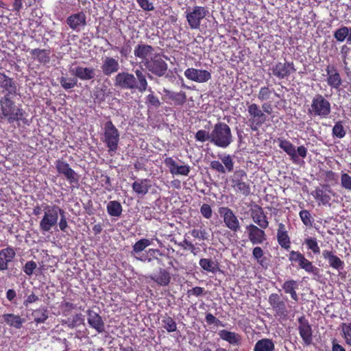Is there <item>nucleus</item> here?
Here are the masks:
<instances>
[{
  "label": "nucleus",
  "instance_id": "nucleus-1",
  "mask_svg": "<svg viewBox=\"0 0 351 351\" xmlns=\"http://www.w3.org/2000/svg\"><path fill=\"white\" fill-rule=\"evenodd\" d=\"M136 77L128 72H120L114 77V86L123 89H137L141 93L146 90L147 82L142 71L136 69Z\"/></svg>",
  "mask_w": 351,
  "mask_h": 351
},
{
  "label": "nucleus",
  "instance_id": "nucleus-2",
  "mask_svg": "<svg viewBox=\"0 0 351 351\" xmlns=\"http://www.w3.org/2000/svg\"><path fill=\"white\" fill-rule=\"evenodd\" d=\"M61 208L56 205H45L43 207V216L39 228L43 233L49 232L57 227Z\"/></svg>",
  "mask_w": 351,
  "mask_h": 351
},
{
  "label": "nucleus",
  "instance_id": "nucleus-3",
  "mask_svg": "<svg viewBox=\"0 0 351 351\" xmlns=\"http://www.w3.org/2000/svg\"><path fill=\"white\" fill-rule=\"evenodd\" d=\"M232 142V136L230 127L221 122L215 124L211 131V143L219 147L226 148Z\"/></svg>",
  "mask_w": 351,
  "mask_h": 351
},
{
  "label": "nucleus",
  "instance_id": "nucleus-4",
  "mask_svg": "<svg viewBox=\"0 0 351 351\" xmlns=\"http://www.w3.org/2000/svg\"><path fill=\"white\" fill-rule=\"evenodd\" d=\"M331 112L330 103L322 95L317 94L313 97L308 113L315 117L326 119Z\"/></svg>",
  "mask_w": 351,
  "mask_h": 351
},
{
  "label": "nucleus",
  "instance_id": "nucleus-5",
  "mask_svg": "<svg viewBox=\"0 0 351 351\" xmlns=\"http://www.w3.org/2000/svg\"><path fill=\"white\" fill-rule=\"evenodd\" d=\"M120 134L111 121H107L104 128L102 141L108 147L109 153L115 152L118 148Z\"/></svg>",
  "mask_w": 351,
  "mask_h": 351
},
{
  "label": "nucleus",
  "instance_id": "nucleus-6",
  "mask_svg": "<svg viewBox=\"0 0 351 351\" xmlns=\"http://www.w3.org/2000/svg\"><path fill=\"white\" fill-rule=\"evenodd\" d=\"M8 96L3 97L1 99L0 104L3 116L8 119L9 123H12L22 118L23 111L14 106V102L10 99Z\"/></svg>",
  "mask_w": 351,
  "mask_h": 351
},
{
  "label": "nucleus",
  "instance_id": "nucleus-7",
  "mask_svg": "<svg viewBox=\"0 0 351 351\" xmlns=\"http://www.w3.org/2000/svg\"><path fill=\"white\" fill-rule=\"evenodd\" d=\"M248 121L247 125L253 131H256L266 121L267 116L256 104H251L247 106Z\"/></svg>",
  "mask_w": 351,
  "mask_h": 351
},
{
  "label": "nucleus",
  "instance_id": "nucleus-8",
  "mask_svg": "<svg viewBox=\"0 0 351 351\" xmlns=\"http://www.w3.org/2000/svg\"><path fill=\"white\" fill-rule=\"evenodd\" d=\"M208 10L203 6H194L186 11V18L189 27L192 29L199 28L202 21L208 14Z\"/></svg>",
  "mask_w": 351,
  "mask_h": 351
},
{
  "label": "nucleus",
  "instance_id": "nucleus-9",
  "mask_svg": "<svg viewBox=\"0 0 351 351\" xmlns=\"http://www.w3.org/2000/svg\"><path fill=\"white\" fill-rule=\"evenodd\" d=\"M279 147L287 153V154L290 157L291 160L295 162H298V157L300 156L302 158L306 157L307 155V149L304 146H299L297 149H295V146L289 141L285 139H278Z\"/></svg>",
  "mask_w": 351,
  "mask_h": 351
},
{
  "label": "nucleus",
  "instance_id": "nucleus-10",
  "mask_svg": "<svg viewBox=\"0 0 351 351\" xmlns=\"http://www.w3.org/2000/svg\"><path fill=\"white\" fill-rule=\"evenodd\" d=\"M279 147L287 153V154L290 157L291 160L295 162H298V157L300 156L302 158L306 157L307 155V149L304 146H299L297 149H295V146L289 141L285 139H278Z\"/></svg>",
  "mask_w": 351,
  "mask_h": 351
},
{
  "label": "nucleus",
  "instance_id": "nucleus-11",
  "mask_svg": "<svg viewBox=\"0 0 351 351\" xmlns=\"http://www.w3.org/2000/svg\"><path fill=\"white\" fill-rule=\"evenodd\" d=\"M245 178V171L242 170L236 171L231 180V186L236 193L247 196L250 193V187L247 183L244 182Z\"/></svg>",
  "mask_w": 351,
  "mask_h": 351
},
{
  "label": "nucleus",
  "instance_id": "nucleus-12",
  "mask_svg": "<svg viewBox=\"0 0 351 351\" xmlns=\"http://www.w3.org/2000/svg\"><path fill=\"white\" fill-rule=\"evenodd\" d=\"M220 215L223 217L226 228L234 232L240 230V222L234 213L228 207H221L219 209Z\"/></svg>",
  "mask_w": 351,
  "mask_h": 351
},
{
  "label": "nucleus",
  "instance_id": "nucleus-13",
  "mask_svg": "<svg viewBox=\"0 0 351 351\" xmlns=\"http://www.w3.org/2000/svg\"><path fill=\"white\" fill-rule=\"evenodd\" d=\"M146 69L156 76H163L167 71V64L159 55H156L152 59L145 62Z\"/></svg>",
  "mask_w": 351,
  "mask_h": 351
},
{
  "label": "nucleus",
  "instance_id": "nucleus-14",
  "mask_svg": "<svg viewBox=\"0 0 351 351\" xmlns=\"http://www.w3.org/2000/svg\"><path fill=\"white\" fill-rule=\"evenodd\" d=\"M55 165L57 171L63 175L70 184H77L79 176L70 167L67 162L58 160Z\"/></svg>",
  "mask_w": 351,
  "mask_h": 351
},
{
  "label": "nucleus",
  "instance_id": "nucleus-15",
  "mask_svg": "<svg viewBox=\"0 0 351 351\" xmlns=\"http://www.w3.org/2000/svg\"><path fill=\"white\" fill-rule=\"evenodd\" d=\"M184 74L188 80L197 83H205L211 79V73L207 70L189 68Z\"/></svg>",
  "mask_w": 351,
  "mask_h": 351
},
{
  "label": "nucleus",
  "instance_id": "nucleus-16",
  "mask_svg": "<svg viewBox=\"0 0 351 351\" xmlns=\"http://www.w3.org/2000/svg\"><path fill=\"white\" fill-rule=\"evenodd\" d=\"M120 69L118 57L104 56L101 58V69L104 75L110 76Z\"/></svg>",
  "mask_w": 351,
  "mask_h": 351
},
{
  "label": "nucleus",
  "instance_id": "nucleus-17",
  "mask_svg": "<svg viewBox=\"0 0 351 351\" xmlns=\"http://www.w3.org/2000/svg\"><path fill=\"white\" fill-rule=\"evenodd\" d=\"M248 233V238L253 245L263 243L266 240V234L263 228L254 224H250L246 226Z\"/></svg>",
  "mask_w": 351,
  "mask_h": 351
},
{
  "label": "nucleus",
  "instance_id": "nucleus-18",
  "mask_svg": "<svg viewBox=\"0 0 351 351\" xmlns=\"http://www.w3.org/2000/svg\"><path fill=\"white\" fill-rule=\"evenodd\" d=\"M299 333L305 345H310L313 341L312 329L308 322L304 317L298 318Z\"/></svg>",
  "mask_w": 351,
  "mask_h": 351
},
{
  "label": "nucleus",
  "instance_id": "nucleus-19",
  "mask_svg": "<svg viewBox=\"0 0 351 351\" xmlns=\"http://www.w3.org/2000/svg\"><path fill=\"white\" fill-rule=\"evenodd\" d=\"M272 73L278 79H283L288 77L291 73L295 71L293 64L291 62H278L272 69Z\"/></svg>",
  "mask_w": 351,
  "mask_h": 351
},
{
  "label": "nucleus",
  "instance_id": "nucleus-20",
  "mask_svg": "<svg viewBox=\"0 0 351 351\" xmlns=\"http://www.w3.org/2000/svg\"><path fill=\"white\" fill-rule=\"evenodd\" d=\"M86 20L85 14L83 12H80L69 16L66 19V23L71 29L80 32L86 25Z\"/></svg>",
  "mask_w": 351,
  "mask_h": 351
},
{
  "label": "nucleus",
  "instance_id": "nucleus-21",
  "mask_svg": "<svg viewBox=\"0 0 351 351\" xmlns=\"http://www.w3.org/2000/svg\"><path fill=\"white\" fill-rule=\"evenodd\" d=\"M134 54L136 57L142 60L141 62L143 65L145 64L146 61L150 60L156 55L154 49L152 46L145 44L138 45L134 49Z\"/></svg>",
  "mask_w": 351,
  "mask_h": 351
},
{
  "label": "nucleus",
  "instance_id": "nucleus-22",
  "mask_svg": "<svg viewBox=\"0 0 351 351\" xmlns=\"http://www.w3.org/2000/svg\"><path fill=\"white\" fill-rule=\"evenodd\" d=\"M69 72L72 75L82 80H90L95 77V72L93 68L84 67L81 66H71Z\"/></svg>",
  "mask_w": 351,
  "mask_h": 351
},
{
  "label": "nucleus",
  "instance_id": "nucleus-23",
  "mask_svg": "<svg viewBox=\"0 0 351 351\" xmlns=\"http://www.w3.org/2000/svg\"><path fill=\"white\" fill-rule=\"evenodd\" d=\"M165 164L169 168L172 175L188 176L190 172V167L189 165H179L171 157L165 158Z\"/></svg>",
  "mask_w": 351,
  "mask_h": 351
},
{
  "label": "nucleus",
  "instance_id": "nucleus-24",
  "mask_svg": "<svg viewBox=\"0 0 351 351\" xmlns=\"http://www.w3.org/2000/svg\"><path fill=\"white\" fill-rule=\"evenodd\" d=\"M251 217L261 228L266 229L268 227L269 221L261 207L255 206L251 210Z\"/></svg>",
  "mask_w": 351,
  "mask_h": 351
},
{
  "label": "nucleus",
  "instance_id": "nucleus-25",
  "mask_svg": "<svg viewBox=\"0 0 351 351\" xmlns=\"http://www.w3.org/2000/svg\"><path fill=\"white\" fill-rule=\"evenodd\" d=\"M269 303L279 316H287V312L285 304L280 300V296L278 294H271L269 297Z\"/></svg>",
  "mask_w": 351,
  "mask_h": 351
},
{
  "label": "nucleus",
  "instance_id": "nucleus-26",
  "mask_svg": "<svg viewBox=\"0 0 351 351\" xmlns=\"http://www.w3.org/2000/svg\"><path fill=\"white\" fill-rule=\"evenodd\" d=\"M15 254V251L12 247H7L0 251V271L8 269L9 263L12 261Z\"/></svg>",
  "mask_w": 351,
  "mask_h": 351
},
{
  "label": "nucleus",
  "instance_id": "nucleus-27",
  "mask_svg": "<svg viewBox=\"0 0 351 351\" xmlns=\"http://www.w3.org/2000/svg\"><path fill=\"white\" fill-rule=\"evenodd\" d=\"M88 323L98 332H101L104 330V324L101 317L93 311H88Z\"/></svg>",
  "mask_w": 351,
  "mask_h": 351
},
{
  "label": "nucleus",
  "instance_id": "nucleus-28",
  "mask_svg": "<svg viewBox=\"0 0 351 351\" xmlns=\"http://www.w3.org/2000/svg\"><path fill=\"white\" fill-rule=\"evenodd\" d=\"M328 75L327 83L333 88L338 89L341 85L342 81L339 73L334 68H330L329 66L326 69Z\"/></svg>",
  "mask_w": 351,
  "mask_h": 351
},
{
  "label": "nucleus",
  "instance_id": "nucleus-29",
  "mask_svg": "<svg viewBox=\"0 0 351 351\" xmlns=\"http://www.w3.org/2000/svg\"><path fill=\"white\" fill-rule=\"evenodd\" d=\"M323 257L328 261L329 265L337 270L343 269L344 263L331 251L324 250L322 252Z\"/></svg>",
  "mask_w": 351,
  "mask_h": 351
},
{
  "label": "nucleus",
  "instance_id": "nucleus-30",
  "mask_svg": "<svg viewBox=\"0 0 351 351\" xmlns=\"http://www.w3.org/2000/svg\"><path fill=\"white\" fill-rule=\"evenodd\" d=\"M150 187V182L147 179H138L132 184L134 191L141 196L146 195Z\"/></svg>",
  "mask_w": 351,
  "mask_h": 351
},
{
  "label": "nucleus",
  "instance_id": "nucleus-31",
  "mask_svg": "<svg viewBox=\"0 0 351 351\" xmlns=\"http://www.w3.org/2000/svg\"><path fill=\"white\" fill-rule=\"evenodd\" d=\"M0 87L8 93L6 95L15 94L16 92L14 81L2 73H0Z\"/></svg>",
  "mask_w": 351,
  "mask_h": 351
},
{
  "label": "nucleus",
  "instance_id": "nucleus-32",
  "mask_svg": "<svg viewBox=\"0 0 351 351\" xmlns=\"http://www.w3.org/2000/svg\"><path fill=\"white\" fill-rule=\"evenodd\" d=\"M4 322L10 326L19 329L22 327L25 319L21 318L19 315L8 313L3 315Z\"/></svg>",
  "mask_w": 351,
  "mask_h": 351
},
{
  "label": "nucleus",
  "instance_id": "nucleus-33",
  "mask_svg": "<svg viewBox=\"0 0 351 351\" xmlns=\"http://www.w3.org/2000/svg\"><path fill=\"white\" fill-rule=\"evenodd\" d=\"M275 344L272 339L263 338L254 345V351H274Z\"/></svg>",
  "mask_w": 351,
  "mask_h": 351
},
{
  "label": "nucleus",
  "instance_id": "nucleus-34",
  "mask_svg": "<svg viewBox=\"0 0 351 351\" xmlns=\"http://www.w3.org/2000/svg\"><path fill=\"white\" fill-rule=\"evenodd\" d=\"M298 288V283L293 280H287L282 285V289L286 293L290 294L291 298L297 302L298 300V295L296 293V289Z\"/></svg>",
  "mask_w": 351,
  "mask_h": 351
},
{
  "label": "nucleus",
  "instance_id": "nucleus-35",
  "mask_svg": "<svg viewBox=\"0 0 351 351\" xmlns=\"http://www.w3.org/2000/svg\"><path fill=\"white\" fill-rule=\"evenodd\" d=\"M218 335L221 339L230 344H237L241 340L240 336L238 334L226 330H219Z\"/></svg>",
  "mask_w": 351,
  "mask_h": 351
},
{
  "label": "nucleus",
  "instance_id": "nucleus-36",
  "mask_svg": "<svg viewBox=\"0 0 351 351\" xmlns=\"http://www.w3.org/2000/svg\"><path fill=\"white\" fill-rule=\"evenodd\" d=\"M314 198L319 201L323 205H329L331 199L328 193L324 191L323 189L317 188L311 193Z\"/></svg>",
  "mask_w": 351,
  "mask_h": 351
},
{
  "label": "nucleus",
  "instance_id": "nucleus-37",
  "mask_svg": "<svg viewBox=\"0 0 351 351\" xmlns=\"http://www.w3.org/2000/svg\"><path fill=\"white\" fill-rule=\"evenodd\" d=\"M152 279L161 286L167 285L171 279L170 274L165 269H160L158 274L152 276Z\"/></svg>",
  "mask_w": 351,
  "mask_h": 351
},
{
  "label": "nucleus",
  "instance_id": "nucleus-38",
  "mask_svg": "<svg viewBox=\"0 0 351 351\" xmlns=\"http://www.w3.org/2000/svg\"><path fill=\"white\" fill-rule=\"evenodd\" d=\"M31 53L40 63L46 64L50 60V51L49 50L35 49L32 51Z\"/></svg>",
  "mask_w": 351,
  "mask_h": 351
},
{
  "label": "nucleus",
  "instance_id": "nucleus-39",
  "mask_svg": "<svg viewBox=\"0 0 351 351\" xmlns=\"http://www.w3.org/2000/svg\"><path fill=\"white\" fill-rule=\"evenodd\" d=\"M152 241L153 239H141L136 241L132 246V251L131 252V254L132 255H138L147 247L152 245Z\"/></svg>",
  "mask_w": 351,
  "mask_h": 351
},
{
  "label": "nucleus",
  "instance_id": "nucleus-40",
  "mask_svg": "<svg viewBox=\"0 0 351 351\" xmlns=\"http://www.w3.org/2000/svg\"><path fill=\"white\" fill-rule=\"evenodd\" d=\"M107 211L110 216L119 217L122 213V206L117 201H110L107 205Z\"/></svg>",
  "mask_w": 351,
  "mask_h": 351
},
{
  "label": "nucleus",
  "instance_id": "nucleus-41",
  "mask_svg": "<svg viewBox=\"0 0 351 351\" xmlns=\"http://www.w3.org/2000/svg\"><path fill=\"white\" fill-rule=\"evenodd\" d=\"M200 267L205 271L215 273L217 271V263L208 258H202L199 261Z\"/></svg>",
  "mask_w": 351,
  "mask_h": 351
},
{
  "label": "nucleus",
  "instance_id": "nucleus-42",
  "mask_svg": "<svg viewBox=\"0 0 351 351\" xmlns=\"http://www.w3.org/2000/svg\"><path fill=\"white\" fill-rule=\"evenodd\" d=\"M300 268L304 269L306 272L313 274H318V268H317L315 266L313 265V263L309 261L307 258L304 257L301 259L300 263H298Z\"/></svg>",
  "mask_w": 351,
  "mask_h": 351
},
{
  "label": "nucleus",
  "instance_id": "nucleus-43",
  "mask_svg": "<svg viewBox=\"0 0 351 351\" xmlns=\"http://www.w3.org/2000/svg\"><path fill=\"white\" fill-rule=\"evenodd\" d=\"M32 316L37 323H43L48 318V313L46 309L39 308L33 311Z\"/></svg>",
  "mask_w": 351,
  "mask_h": 351
},
{
  "label": "nucleus",
  "instance_id": "nucleus-44",
  "mask_svg": "<svg viewBox=\"0 0 351 351\" xmlns=\"http://www.w3.org/2000/svg\"><path fill=\"white\" fill-rule=\"evenodd\" d=\"M304 244L306 245L307 248L311 250L314 254H319L320 248L318 245L316 238L308 237L304 239Z\"/></svg>",
  "mask_w": 351,
  "mask_h": 351
},
{
  "label": "nucleus",
  "instance_id": "nucleus-45",
  "mask_svg": "<svg viewBox=\"0 0 351 351\" xmlns=\"http://www.w3.org/2000/svg\"><path fill=\"white\" fill-rule=\"evenodd\" d=\"M277 239L279 245L286 249L288 250L290 248V238L288 235L287 232L277 233Z\"/></svg>",
  "mask_w": 351,
  "mask_h": 351
},
{
  "label": "nucleus",
  "instance_id": "nucleus-46",
  "mask_svg": "<svg viewBox=\"0 0 351 351\" xmlns=\"http://www.w3.org/2000/svg\"><path fill=\"white\" fill-rule=\"evenodd\" d=\"M332 134L334 137H337L338 138H343L346 136V132L341 121H337L335 124Z\"/></svg>",
  "mask_w": 351,
  "mask_h": 351
},
{
  "label": "nucleus",
  "instance_id": "nucleus-47",
  "mask_svg": "<svg viewBox=\"0 0 351 351\" xmlns=\"http://www.w3.org/2000/svg\"><path fill=\"white\" fill-rule=\"evenodd\" d=\"M60 83L64 89H71L74 88L77 83V80L75 77H62L60 79Z\"/></svg>",
  "mask_w": 351,
  "mask_h": 351
},
{
  "label": "nucleus",
  "instance_id": "nucleus-48",
  "mask_svg": "<svg viewBox=\"0 0 351 351\" xmlns=\"http://www.w3.org/2000/svg\"><path fill=\"white\" fill-rule=\"evenodd\" d=\"M219 158L223 162L226 171L227 170L228 171L230 172L233 170L234 162L230 155L223 154L219 156Z\"/></svg>",
  "mask_w": 351,
  "mask_h": 351
},
{
  "label": "nucleus",
  "instance_id": "nucleus-49",
  "mask_svg": "<svg viewBox=\"0 0 351 351\" xmlns=\"http://www.w3.org/2000/svg\"><path fill=\"white\" fill-rule=\"evenodd\" d=\"M169 98L174 101L176 105H182L186 101V94L184 92L171 93Z\"/></svg>",
  "mask_w": 351,
  "mask_h": 351
},
{
  "label": "nucleus",
  "instance_id": "nucleus-50",
  "mask_svg": "<svg viewBox=\"0 0 351 351\" xmlns=\"http://www.w3.org/2000/svg\"><path fill=\"white\" fill-rule=\"evenodd\" d=\"M348 36V27L343 26L334 32V37L339 42H343Z\"/></svg>",
  "mask_w": 351,
  "mask_h": 351
},
{
  "label": "nucleus",
  "instance_id": "nucleus-51",
  "mask_svg": "<svg viewBox=\"0 0 351 351\" xmlns=\"http://www.w3.org/2000/svg\"><path fill=\"white\" fill-rule=\"evenodd\" d=\"M162 322L163 324L164 328L168 332H174L177 329L176 324L175 321L171 317H165Z\"/></svg>",
  "mask_w": 351,
  "mask_h": 351
},
{
  "label": "nucleus",
  "instance_id": "nucleus-52",
  "mask_svg": "<svg viewBox=\"0 0 351 351\" xmlns=\"http://www.w3.org/2000/svg\"><path fill=\"white\" fill-rule=\"evenodd\" d=\"M271 93L272 90L269 89L268 87H262L258 92V98L261 101L268 100Z\"/></svg>",
  "mask_w": 351,
  "mask_h": 351
},
{
  "label": "nucleus",
  "instance_id": "nucleus-53",
  "mask_svg": "<svg viewBox=\"0 0 351 351\" xmlns=\"http://www.w3.org/2000/svg\"><path fill=\"white\" fill-rule=\"evenodd\" d=\"M343 337L348 344L351 345V323H343L341 325Z\"/></svg>",
  "mask_w": 351,
  "mask_h": 351
},
{
  "label": "nucleus",
  "instance_id": "nucleus-54",
  "mask_svg": "<svg viewBox=\"0 0 351 351\" xmlns=\"http://www.w3.org/2000/svg\"><path fill=\"white\" fill-rule=\"evenodd\" d=\"M195 138L197 141L200 142H205L210 141L211 143V132L203 130H198L195 134Z\"/></svg>",
  "mask_w": 351,
  "mask_h": 351
},
{
  "label": "nucleus",
  "instance_id": "nucleus-55",
  "mask_svg": "<svg viewBox=\"0 0 351 351\" xmlns=\"http://www.w3.org/2000/svg\"><path fill=\"white\" fill-rule=\"evenodd\" d=\"M303 223L306 226H312V219L310 213L307 210H302L299 213Z\"/></svg>",
  "mask_w": 351,
  "mask_h": 351
},
{
  "label": "nucleus",
  "instance_id": "nucleus-56",
  "mask_svg": "<svg viewBox=\"0 0 351 351\" xmlns=\"http://www.w3.org/2000/svg\"><path fill=\"white\" fill-rule=\"evenodd\" d=\"M341 186L351 191V176L346 173H342L341 175Z\"/></svg>",
  "mask_w": 351,
  "mask_h": 351
},
{
  "label": "nucleus",
  "instance_id": "nucleus-57",
  "mask_svg": "<svg viewBox=\"0 0 351 351\" xmlns=\"http://www.w3.org/2000/svg\"><path fill=\"white\" fill-rule=\"evenodd\" d=\"M36 267H37V265L34 261H27L25 265L23 271L27 276H31V275H32V274H33L34 271L35 270V269L36 268Z\"/></svg>",
  "mask_w": 351,
  "mask_h": 351
},
{
  "label": "nucleus",
  "instance_id": "nucleus-58",
  "mask_svg": "<svg viewBox=\"0 0 351 351\" xmlns=\"http://www.w3.org/2000/svg\"><path fill=\"white\" fill-rule=\"evenodd\" d=\"M200 213L206 219H210L212 217L213 210L210 205L204 204L200 208Z\"/></svg>",
  "mask_w": 351,
  "mask_h": 351
},
{
  "label": "nucleus",
  "instance_id": "nucleus-59",
  "mask_svg": "<svg viewBox=\"0 0 351 351\" xmlns=\"http://www.w3.org/2000/svg\"><path fill=\"white\" fill-rule=\"evenodd\" d=\"M59 216L60 217V221L58 223V224L59 225L60 229L62 231L64 232L66 230L68 225H67V221H66V219L65 217V212L64 211V210L61 209V212L60 213Z\"/></svg>",
  "mask_w": 351,
  "mask_h": 351
},
{
  "label": "nucleus",
  "instance_id": "nucleus-60",
  "mask_svg": "<svg viewBox=\"0 0 351 351\" xmlns=\"http://www.w3.org/2000/svg\"><path fill=\"white\" fill-rule=\"evenodd\" d=\"M210 167L221 173H224L226 172V169L223 165L218 160H213L210 162Z\"/></svg>",
  "mask_w": 351,
  "mask_h": 351
},
{
  "label": "nucleus",
  "instance_id": "nucleus-61",
  "mask_svg": "<svg viewBox=\"0 0 351 351\" xmlns=\"http://www.w3.org/2000/svg\"><path fill=\"white\" fill-rule=\"evenodd\" d=\"M303 257L304 255L302 253L293 250L289 254V259L290 261L298 262L299 263Z\"/></svg>",
  "mask_w": 351,
  "mask_h": 351
},
{
  "label": "nucleus",
  "instance_id": "nucleus-62",
  "mask_svg": "<svg viewBox=\"0 0 351 351\" xmlns=\"http://www.w3.org/2000/svg\"><path fill=\"white\" fill-rule=\"evenodd\" d=\"M136 1L140 7L145 10H154L153 4L149 2V0H136Z\"/></svg>",
  "mask_w": 351,
  "mask_h": 351
},
{
  "label": "nucleus",
  "instance_id": "nucleus-63",
  "mask_svg": "<svg viewBox=\"0 0 351 351\" xmlns=\"http://www.w3.org/2000/svg\"><path fill=\"white\" fill-rule=\"evenodd\" d=\"M263 251L260 247H255L252 251V255L254 258L257 260L258 262H260V259L263 256Z\"/></svg>",
  "mask_w": 351,
  "mask_h": 351
},
{
  "label": "nucleus",
  "instance_id": "nucleus-64",
  "mask_svg": "<svg viewBox=\"0 0 351 351\" xmlns=\"http://www.w3.org/2000/svg\"><path fill=\"white\" fill-rule=\"evenodd\" d=\"M83 323H84V319L81 314H76L75 315H74L73 317L71 324L73 327L79 326Z\"/></svg>",
  "mask_w": 351,
  "mask_h": 351
}]
</instances>
